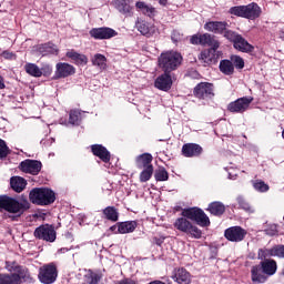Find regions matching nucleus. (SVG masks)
Instances as JSON below:
<instances>
[{
  "label": "nucleus",
  "mask_w": 284,
  "mask_h": 284,
  "mask_svg": "<svg viewBox=\"0 0 284 284\" xmlns=\"http://www.w3.org/2000/svg\"><path fill=\"white\" fill-rule=\"evenodd\" d=\"M30 209V202L28 200L19 201L16 197L8 195H0V212H8L9 219H19L22 214Z\"/></svg>",
  "instance_id": "f257e3e1"
},
{
  "label": "nucleus",
  "mask_w": 284,
  "mask_h": 284,
  "mask_svg": "<svg viewBox=\"0 0 284 284\" xmlns=\"http://www.w3.org/2000/svg\"><path fill=\"white\" fill-rule=\"evenodd\" d=\"M183 62V55L176 51H166L159 57V67L165 73L174 72Z\"/></svg>",
  "instance_id": "f03ea898"
},
{
  "label": "nucleus",
  "mask_w": 284,
  "mask_h": 284,
  "mask_svg": "<svg viewBox=\"0 0 284 284\" xmlns=\"http://www.w3.org/2000/svg\"><path fill=\"white\" fill-rule=\"evenodd\" d=\"M230 14L234 17H241L242 19H250L254 21V19H258L261 17V7L256 2L248 3L246 6H236L232 7L229 10Z\"/></svg>",
  "instance_id": "7ed1b4c3"
},
{
  "label": "nucleus",
  "mask_w": 284,
  "mask_h": 284,
  "mask_svg": "<svg viewBox=\"0 0 284 284\" xmlns=\"http://www.w3.org/2000/svg\"><path fill=\"white\" fill-rule=\"evenodd\" d=\"M55 199L54 193L50 189L36 187L29 193V201H31L33 205H52Z\"/></svg>",
  "instance_id": "20e7f679"
},
{
  "label": "nucleus",
  "mask_w": 284,
  "mask_h": 284,
  "mask_svg": "<svg viewBox=\"0 0 284 284\" xmlns=\"http://www.w3.org/2000/svg\"><path fill=\"white\" fill-rule=\"evenodd\" d=\"M224 37L231 41L235 50H239L240 52H252L254 50V47H252V44H250V42H247L243 36L236 33L235 31H225Z\"/></svg>",
  "instance_id": "39448f33"
},
{
  "label": "nucleus",
  "mask_w": 284,
  "mask_h": 284,
  "mask_svg": "<svg viewBox=\"0 0 284 284\" xmlns=\"http://www.w3.org/2000/svg\"><path fill=\"white\" fill-rule=\"evenodd\" d=\"M182 216L190 219V221H195L201 227L210 226V217L199 207L184 209Z\"/></svg>",
  "instance_id": "423d86ee"
},
{
  "label": "nucleus",
  "mask_w": 284,
  "mask_h": 284,
  "mask_svg": "<svg viewBox=\"0 0 284 284\" xmlns=\"http://www.w3.org/2000/svg\"><path fill=\"white\" fill-rule=\"evenodd\" d=\"M174 227L179 230L180 232H184V234H189L192 239H201L203 235V232L195 225H193L192 222H190L187 219L179 217L174 222Z\"/></svg>",
  "instance_id": "0eeeda50"
},
{
  "label": "nucleus",
  "mask_w": 284,
  "mask_h": 284,
  "mask_svg": "<svg viewBox=\"0 0 284 284\" xmlns=\"http://www.w3.org/2000/svg\"><path fill=\"white\" fill-rule=\"evenodd\" d=\"M59 276V271L54 263L44 264L39 268L38 278L42 284H52L55 283L57 277Z\"/></svg>",
  "instance_id": "6e6552de"
},
{
  "label": "nucleus",
  "mask_w": 284,
  "mask_h": 284,
  "mask_svg": "<svg viewBox=\"0 0 284 284\" xmlns=\"http://www.w3.org/2000/svg\"><path fill=\"white\" fill-rule=\"evenodd\" d=\"M33 235L36 239H39V241H45L47 243H54L57 241V231L54 230V226L50 224H42L38 226Z\"/></svg>",
  "instance_id": "1a4fd4ad"
},
{
  "label": "nucleus",
  "mask_w": 284,
  "mask_h": 284,
  "mask_svg": "<svg viewBox=\"0 0 284 284\" xmlns=\"http://www.w3.org/2000/svg\"><path fill=\"white\" fill-rule=\"evenodd\" d=\"M245 236H247V230L241 226H231L224 231V237L231 243H241L245 241Z\"/></svg>",
  "instance_id": "9d476101"
},
{
  "label": "nucleus",
  "mask_w": 284,
  "mask_h": 284,
  "mask_svg": "<svg viewBox=\"0 0 284 284\" xmlns=\"http://www.w3.org/2000/svg\"><path fill=\"white\" fill-rule=\"evenodd\" d=\"M75 72L77 69H74V65L65 62H59L55 64L53 80L58 81V79H68V77H72Z\"/></svg>",
  "instance_id": "9b49d317"
},
{
  "label": "nucleus",
  "mask_w": 284,
  "mask_h": 284,
  "mask_svg": "<svg viewBox=\"0 0 284 284\" xmlns=\"http://www.w3.org/2000/svg\"><path fill=\"white\" fill-rule=\"evenodd\" d=\"M252 101H254V98L252 97L239 98L237 100L229 103L227 110L229 112L242 114V112H245L250 108Z\"/></svg>",
  "instance_id": "f8f14e48"
},
{
  "label": "nucleus",
  "mask_w": 284,
  "mask_h": 284,
  "mask_svg": "<svg viewBox=\"0 0 284 284\" xmlns=\"http://www.w3.org/2000/svg\"><path fill=\"white\" fill-rule=\"evenodd\" d=\"M89 34L93 39L103 41V40H108V39H112L113 37H116L119 34V32H116L112 28L101 27V28H93V29H91L89 31Z\"/></svg>",
  "instance_id": "ddd939ff"
},
{
  "label": "nucleus",
  "mask_w": 284,
  "mask_h": 284,
  "mask_svg": "<svg viewBox=\"0 0 284 284\" xmlns=\"http://www.w3.org/2000/svg\"><path fill=\"white\" fill-rule=\"evenodd\" d=\"M194 95L197 99H212L214 97V84L201 82L194 88Z\"/></svg>",
  "instance_id": "4468645a"
},
{
  "label": "nucleus",
  "mask_w": 284,
  "mask_h": 284,
  "mask_svg": "<svg viewBox=\"0 0 284 284\" xmlns=\"http://www.w3.org/2000/svg\"><path fill=\"white\" fill-rule=\"evenodd\" d=\"M42 164L37 160H24L20 163V170L26 174H32L37 176L41 172Z\"/></svg>",
  "instance_id": "2eb2a0df"
},
{
  "label": "nucleus",
  "mask_w": 284,
  "mask_h": 284,
  "mask_svg": "<svg viewBox=\"0 0 284 284\" xmlns=\"http://www.w3.org/2000/svg\"><path fill=\"white\" fill-rule=\"evenodd\" d=\"M268 256H277L278 258H284V245H276L272 248H260L257 253V258L263 261V258H268Z\"/></svg>",
  "instance_id": "dca6fc26"
},
{
  "label": "nucleus",
  "mask_w": 284,
  "mask_h": 284,
  "mask_svg": "<svg viewBox=\"0 0 284 284\" xmlns=\"http://www.w3.org/2000/svg\"><path fill=\"white\" fill-rule=\"evenodd\" d=\"M171 278H173V281L179 284L192 283V275L190 274V272H187V270L183 267L174 268Z\"/></svg>",
  "instance_id": "f3484780"
},
{
  "label": "nucleus",
  "mask_w": 284,
  "mask_h": 284,
  "mask_svg": "<svg viewBox=\"0 0 284 284\" xmlns=\"http://www.w3.org/2000/svg\"><path fill=\"white\" fill-rule=\"evenodd\" d=\"M204 30H206L207 32H213L214 34H225V32H227V22H223V21H211V22H206L204 24Z\"/></svg>",
  "instance_id": "a211bd4d"
},
{
  "label": "nucleus",
  "mask_w": 284,
  "mask_h": 284,
  "mask_svg": "<svg viewBox=\"0 0 284 284\" xmlns=\"http://www.w3.org/2000/svg\"><path fill=\"white\" fill-rule=\"evenodd\" d=\"M182 154L187 159H192L193 156H201V154H203V148L195 143H186L182 146Z\"/></svg>",
  "instance_id": "6ab92c4d"
},
{
  "label": "nucleus",
  "mask_w": 284,
  "mask_h": 284,
  "mask_svg": "<svg viewBox=\"0 0 284 284\" xmlns=\"http://www.w3.org/2000/svg\"><path fill=\"white\" fill-rule=\"evenodd\" d=\"M154 85L158 88V90L168 92L172 88V75L164 72L162 75L156 78Z\"/></svg>",
  "instance_id": "aec40b11"
},
{
  "label": "nucleus",
  "mask_w": 284,
  "mask_h": 284,
  "mask_svg": "<svg viewBox=\"0 0 284 284\" xmlns=\"http://www.w3.org/2000/svg\"><path fill=\"white\" fill-rule=\"evenodd\" d=\"M136 30H139V32L141 34H143V37H154V34H156V27L154 24H151L149 22L145 21H138L135 24Z\"/></svg>",
  "instance_id": "412c9836"
},
{
  "label": "nucleus",
  "mask_w": 284,
  "mask_h": 284,
  "mask_svg": "<svg viewBox=\"0 0 284 284\" xmlns=\"http://www.w3.org/2000/svg\"><path fill=\"white\" fill-rule=\"evenodd\" d=\"M263 274L266 276H274L276 274V270L278 266L276 265V261L270 260L267 257L263 258L260 263Z\"/></svg>",
  "instance_id": "4be33fe9"
},
{
  "label": "nucleus",
  "mask_w": 284,
  "mask_h": 284,
  "mask_svg": "<svg viewBox=\"0 0 284 284\" xmlns=\"http://www.w3.org/2000/svg\"><path fill=\"white\" fill-rule=\"evenodd\" d=\"M219 59V55L214 52V49H207L200 53L199 60L204 63V65H212Z\"/></svg>",
  "instance_id": "5701e85b"
},
{
  "label": "nucleus",
  "mask_w": 284,
  "mask_h": 284,
  "mask_svg": "<svg viewBox=\"0 0 284 284\" xmlns=\"http://www.w3.org/2000/svg\"><path fill=\"white\" fill-rule=\"evenodd\" d=\"M91 150L94 156H99L103 163H110V152L105 146L101 144H93Z\"/></svg>",
  "instance_id": "b1692460"
},
{
  "label": "nucleus",
  "mask_w": 284,
  "mask_h": 284,
  "mask_svg": "<svg viewBox=\"0 0 284 284\" xmlns=\"http://www.w3.org/2000/svg\"><path fill=\"white\" fill-rule=\"evenodd\" d=\"M13 276H17L18 284L21 283H34V277H32V274H30V271L28 267L20 266V270L18 273H13Z\"/></svg>",
  "instance_id": "393cba45"
},
{
  "label": "nucleus",
  "mask_w": 284,
  "mask_h": 284,
  "mask_svg": "<svg viewBox=\"0 0 284 284\" xmlns=\"http://www.w3.org/2000/svg\"><path fill=\"white\" fill-rule=\"evenodd\" d=\"M252 282L253 283H265L267 281V275L263 273V268L261 266H253L251 270Z\"/></svg>",
  "instance_id": "a878e982"
},
{
  "label": "nucleus",
  "mask_w": 284,
  "mask_h": 284,
  "mask_svg": "<svg viewBox=\"0 0 284 284\" xmlns=\"http://www.w3.org/2000/svg\"><path fill=\"white\" fill-rule=\"evenodd\" d=\"M67 57L69 59H72V61L77 65H88V57H85V54H81L74 50H70L67 52Z\"/></svg>",
  "instance_id": "bb28decb"
},
{
  "label": "nucleus",
  "mask_w": 284,
  "mask_h": 284,
  "mask_svg": "<svg viewBox=\"0 0 284 284\" xmlns=\"http://www.w3.org/2000/svg\"><path fill=\"white\" fill-rule=\"evenodd\" d=\"M116 225L119 234H132L136 230V222L134 221L120 222Z\"/></svg>",
  "instance_id": "cd10ccee"
},
{
  "label": "nucleus",
  "mask_w": 284,
  "mask_h": 284,
  "mask_svg": "<svg viewBox=\"0 0 284 284\" xmlns=\"http://www.w3.org/2000/svg\"><path fill=\"white\" fill-rule=\"evenodd\" d=\"M10 185L14 192L21 193L26 190L28 182L21 176H13L11 178Z\"/></svg>",
  "instance_id": "c85d7f7f"
},
{
  "label": "nucleus",
  "mask_w": 284,
  "mask_h": 284,
  "mask_svg": "<svg viewBox=\"0 0 284 284\" xmlns=\"http://www.w3.org/2000/svg\"><path fill=\"white\" fill-rule=\"evenodd\" d=\"M24 72H27L29 77H34L36 79L43 77V72L41 71V68H39V65H37L36 63H30V62L26 63Z\"/></svg>",
  "instance_id": "c756f323"
},
{
  "label": "nucleus",
  "mask_w": 284,
  "mask_h": 284,
  "mask_svg": "<svg viewBox=\"0 0 284 284\" xmlns=\"http://www.w3.org/2000/svg\"><path fill=\"white\" fill-rule=\"evenodd\" d=\"M207 211L213 216H222V214H225V205L221 202H212L209 204Z\"/></svg>",
  "instance_id": "7c9ffc66"
},
{
  "label": "nucleus",
  "mask_w": 284,
  "mask_h": 284,
  "mask_svg": "<svg viewBox=\"0 0 284 284\" xmlns=\"http://www.w3.org/2000/svg\"><path fill=\"white\" fill-rule=\"evenodd\" d=\"M103 214L106 221H112V223H116V221H119V210L114 206H106L103 210Z\"/></svg>",
  "instance_id": "2f4dec72"
},
{
  "label": "nucleus",
  "mask_w": 284,
  "mask_h": 284,
  "mask_svg": "<svg viewBox=\"0 0 284 284\" xmlns=\"http://www.w3.org/2000/svg\"><path fill=\"white\" fill-rule=\"evenodd\" d=\"M132 0H115L113 6L116 10H119L122 14H128L130 12V4Z\"/></svg>",
  "instance_id": "473e14b6"
},
{
  "label": "nucleus",
  "mask_w": 284,
  "mask_h": 284,
  "mask_svg": "<svg viewBox=\"0 0 284 284\" xmlns=\"http://www.w3.org/2000/svg\"><path fill=\"white\" fill-rule=\"evenodd\" d=\"M135 7L138 10L142 11V14H145L146 17H154L156 14V9L152 6L145 4V2H136Z\"/></svg>",
  "instance_id": "72a5a7b5"
},
{
  "label": "nucleus",
  "mask_w": 284,
  "mask_h": 284,
  "mask_svg": "<svg viewBox=\"0 0 284 284\" xmlns=\"http://www.w3.org/2000/svg\"><path fill=\"white\" fill-rule=\"evenodd\" d=\"M220 72L226 77L234 74V63L230 60H222L220 62Z\"/></svg>",
  "instance_id": "f704fd0d"
},
{
  "label": "nucleus",
  "mask_w": 284,
  "mask_h": 284,
  "mask_svg": "<svg viewBox=\"0 0 284 284\" xmlns=\"http://www.w3.org/2000/svg\"><path fill=\"white\" fill-rule=\"evenodd\" d=\"M39 52L42 53V57L48 54H59V49L53 43H45L39 47Z\"/></svg>",
  "instance_id": "c9c22d12"
},
{
  "label": "nucleus",
  "mask_w": 284,
  "mask_h": 284,
  "mask_svg": "<svg viewBox=\"0 0 284 284\" xmlns=\"http://www.w3.org/2000/svg\"><path fill=\"white\" fill-rule=\"evenodd\" d=\"M91 61L92 64L100 68V70H105V68H108V58L101 53L93 55Z\"/></svg>",
  "instance_id": "e433bc0d"
},
{
  "label": "nucleus",
  "mask_w": 284,
  "mask_h": 284,
  "mask_svg": "<svg viewBox=\"0 0 284 284\" xmlns=\"http://www.w3.org/2000/svg\"><path fill=\"white\" fill-rule=\"evenodd\" d=\"M0 284H19V277L14 273H0Z\"/></svg>",
  "instance_id": "4c0bfd02"
},
{
  "label": "nucleus",
  "mask_w": 284,
  "mask_h": 284,
  "mask_svg": "<svg viewBox=\"0 0 284 284\" xmlns=\"http://www.w3.org/2000/svg\"><path fill=\"white\" fill-rule=\"evenodd\" d=\"M152 154L143 153L136 158L138 168H148L152 165Z\"/></svg>",
  "instance_id": "58836bf2"
},
{
  "label": "nucleus",
  "mask_w": 284,
  "mask_h": 284,
  "mask_svg": "<svg viewBox=\"0 0 284 284\" xmlns=\"http://www.w3.org/2000/svg\"><path fill=\"white\" fill-rule=\"evenodd\" d=\"M152 174H154V166L148 165L141 173H140V181L141 183H148L150 179H152Z\"/></svg>",
  "instance_id": "ea45409f"
},
{
  "label": "nucleus",
  "mask_w": 284,
  "mask_h": 284,
  "mask_svg": "<svg viewBox=\"0 0 284 284\" xmlns=\"http://www.w3.org/2000/svg\"><path fill=\"white\" fill-rule=\"evenodd\" d=\"M252 185L256 192H270V185L265 183L263 180L252 181Z\"/></svg>",
  "instance_id": "a19ab883"
},
{
  "label": "nucleus",
  "mask_w": 284,
  "mask_h": 284,
  "mask_svg": "<svg viewBox=\"0 0 284 284\" xmlns=\"http://www.w3.org/2000/svg\"><path fill=\"white\" fill-rule=\"evenodd\" d=\"M69 123H71V125H79V123H81V111L71 110L69 114Z\"/></svg>",
  "instance_id": "79ce46f5"
},
{
  "label": "nucleus",
  "mask_w": 284,
  "mask_h": 284,
  "mask_svg": "<svg viewBox=\"0 0 284 284\" xmlns=\"http://www.w3.org/2000/svg\"><path fill=\"white\" fill-rule=\"evenodd\" d=\"M20 268H21V265H19V263H17L16 261L6 262L4 270L9 271L10 274H18Z\"/></svg>",
  "instance_id": "37998d69"
},
{
  "label": "nucleus",
  "mask_w": 284,
  "mask_h": 284,
  "mask_svg": "<svg viewBox=\"0 0 284 284\" xmlns=\"http://www.w3.org/2000/svg\"><path fill=\"white\" fill-rule=\"evenodd\" d=\"M231 62L235 65L237 70H243L245 68V61H243V58L239 55H232Z\"/></svg>",
  "instance_id": "c03bdc74"
},
{
  "label": "nucleus",
  "mask_w": 284,
  "mask_h": 284,
  "mask_svg": "<svg viewBox=\"0 0 284 284\" xmlns=\"http://www.w3.org/2000/svg\"><path fill=\"white\" fill-rule=\"evenodd\" d=\"M155 181H168L170 179V175L168 174V171L165 169H159L155 174Z\"/></svg>",
  "instance_id": "a18cd8bd"
},
{
  "label": "nucleus",
  "mask_w": 284,
  "mask_h": 284,
  "mask_svg": "<svg viewBox=\"0 0 284 284\" xmlns=\"http://www.w3.org/2000/svg\"><path fill=\"white\" fill-rule=\"evenodd\" d=\"M237 203L242 210L245 212H254V209L247 201H245L242 196L237 197Z\"/></svg>",
  "instance_id": "49530a36"
},
{
  "label": "nucleus",
  "mask_w": 284,
  "mask_h": 284,
  "mask_svg": "<svg viewBox=\"0 0 284 284\" xmlns=\"http://www.w3.org/2000/svg\"><path fill=\"white\" fill-rule=\"evenodd\" d=\"M10 154V149L8 148V144H6V141L0 139V159H6Z\"/></svg>",
  "instance_id": "de8ad7c7"
},
{
  "label": "nucleus",
  "mask_w": 284,
  "mask_h": 284,
  "mask_svg": "<svg viewBox=\"0 0 284 284\" xmlns=\"http://www.w3.org/2000/svg\"><path fill=\"white\" fill-rule=\"evenodd\" d=\"M99 281H101V275L97 273L91 272L87 275V283L89 284H99Z\"/></svg>",
  "instance_id": "09e8293b"
},
{
  "label": "nucleus",
  "mask_w": 284,
  "mask_h": 284,
  "mask_svg": "<svg viewBox=\"0 0 284 284\" xmlns=\"http://www.w3.org/2000/svg\"><path fill=\"white\" fill-rule=\"evenodd\" d=\"M212 34L204 33L200 34V45H210V41H212Z\"/></svg>",
  "instance_id": "8fccbe9b"
},
{
  "label": "nucleus",
  "mask_w": 284,
  "mask_h": 284,
  "mask_svg": "<svg viewBox=\"0 0 284 284\" xmlns=\"http://www.w3.org/2000/svg\"><path fill=\"white\" fill-rule=\"evenodd\" d=\"M40 70L43 77H50L52 74V65L50 64H43Z\"/></svg>",
  "instance_id": "3c124183"
},
{
  "label": "nucleus",
  "mask_w": 284,
  "mask_h": 284,
  "mask_svg": "<svg viewBox=\"0 0 284 284\" xmlns=\"http://www.w3.org/2000/svg\"><path fill=\"white\" fill-rule=\"evenodd\" d=\"M209 45L211 47V50H214V52L216 53V50H219L221 43L219 42V40H215L214 37H212Z\"/></svg>",
  "instance_id": "603ef678"
},
{
  "label": "nucleus",
  "mask_w": 284,
  "mask_h": 284,
  "mask_svg": "<svg viewBox=\"0 0 284 284\" xmlns=\"http://www.w3.org/2000/svg\"><path fill=\"white\" fill-rule=\"evenodd\" d=\"M277 232L276 224L271 225V229L266 230V234H268V236H276Z\"/></svg>",
  "instance_id": "864d4df0"
},
{
  "label": "nucleus",
  "mask_w": 284,
  "mask_h": 284,
  "mask_svg": "<svg viewBox=\"0 0 284 284\" xmlns=\"http://www.w3.org/2000/svg\"><path fill=\"white\" fill-rule=\"evenodd\" d=\"M1 57H3V59H9V60L17 59V55H14V53L10 51H3L1 53Z\"/></svg>",
  "instance_id": "5fc2aeb1"
},
{
  "label": "nucleus",
  "mask_w": 284,
  "mask_h": 284,
  "mask_svg": "<svg viewBox=\"0 0 284 284\" xmlns=\"http://www.w3.org/2000/svg\"><path fill=\"white\" fill-rule=\"evenodd\" d=\"M190 42L193 44V45H201V36H193L191 37L190 39Z\"/></svg>",
  "instance_id": "6e6d98bb"
},
{
  "label": "nucleus",
  "mask_w": 284,
  "mask_h": 284,
  "mask_svg": "<svg viewBox=\"0 0 284 284\" xmlns=\"http://www.w3.org/2000/svg\"><path fill=\"white\" fill-rule=\"evenodd\" d=\"M172 41H174V43L181 41V33L173 31L172 36H171Z\"/></svg>",
  "instance_id": "4d7b16f0"
},
{
  "label": "nucleus",
  "mask_w": 284,
  "mask_h": 284,
  "mask_svg": "<svg viewBox=\"0 0 284 284\" xmlns=\"http://www.w3.org/2000/svg\"><path fill=\"white\" fill-rule=\"evenodd\" d=\"M119 284H139V282L132 280V278H124L119 282Z\"/></svg>",
  "instance_id": "13d9d810"
},
{
  "label": "nucleus",
  "mask_w": 284,
  "mask_h": 284,
  "mask_svg": "<svg viewBox=\"0 0 284 284\" xmlns=\"http://www.w3.org/2000/svg\"><path fill=\"white\" fill-rule=\"evenodd\" d=\"M6 88V83L3 82V77L0 75V90H3Z\"/></svg>",
  "instance_id": "bf43d9fd"
},
{
  "label": "nucleus",
  "mask_w": 284,
  "mask_h": 284,
  "mask_svg": "<svg viewBox=\"0 0 284 284\" xmlns=\"http://www.w3.org/2000/svg\"><path fill=\"white\" fill-rule=\"evenodd\" d=\"M160 6H168V0H158Z\"/></svg>",
  "instance_id": "052dcab7"
},
{
  "label": "nucleus",
  "mask_w": 284,
  "mask_h": 284,
  "mask_svg": "<svg viewBox=\"0 0 284 284\" xmlns=\"http://www.w3.org/2000/svg\"><path fill=\"white\" fill-rule=\"evenodd\" d=\"M278 36H280V39H284V29H282V30L280 31Z\"/></svg>",
  "instance_id": "680f3d73"
},
{
  "label": "nucleus",
  "mask_w": 284,
  "mask_h": 284,
  "mask_svg": "<svg viewBox=\"0 0 284 284\" xmlns=\"http://www.w3.org/2000/svg\"><path fill=\"white\" fill-rule=\"evenodd\" d=\"M111 232H114L116 230V225H113L110 227Z\"/></svg>",
  "instance_id": "e2e57ef3"
}]
</instances>
